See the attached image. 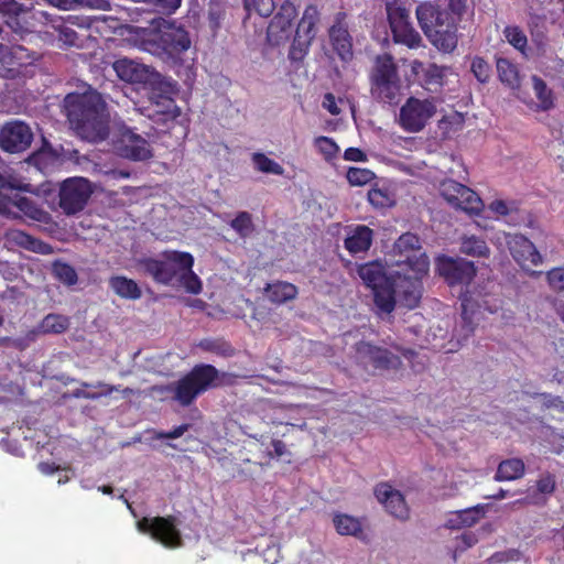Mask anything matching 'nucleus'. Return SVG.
I'll list each match as a JSON object with an SVG mask.
<instances>
[{"mask_svg":"<svg viewBox=\"0 0 564 564\" xmlns=\"http://www.w3.org/2000/svg\"><path fill=\"white\" fill-rule=\"evenodd\" d=\"M66 115L72 129L89 142H99L109 134V113L100 94H69L65 98Z\"/></svg>","mask_w":564,"mask_h":564,"instance_id":"f257e3e1","label":"nucleus"},{"mask_svg":"<svg viewBox=\"0 0 564 564\" xmlns=\"http://www.w3.org/2000/svg\"><path fill=\"white\" fill-rule=\"evenodd\" d=\"M140 265L159 283L182 286L191 294L202 292L203 283L193 271L194 257L188 252L164 251L156 258L141 260Z\"/></svg>","mask_w":564,"mask_h":564,"instance_id":"f03ea898","label":"nucleus"},{"mask_svg":"<svg viewBox=\"0 0 564 564\" xmlns=\"http://www.w3.org/2000/svg\"><path fill=\"white\" fill-rule=\"evenodd\" d=\"M393 251L395 257H398L394 265L398 270H401L408 284L401 301L405 307L413 308L421 299V280L429 272V259L422 251L417 236L411 232L399 237L394 243Z\"/></svg>","mask_w":564,"mask_h":564,"instance_id":"7ed1b4c3","label":"nucleus"},{"mask_svg":"<svg viewBox=\"0 0 564 564\" xmlns=\"http://www.w3.org/2000/svg\"><path fill=\"white\" fill-rule=\"evenodd\" d=\"M358 274L372 290L375 303L381 312L391 313L397 303L404 306L401 297L408 284L394 264L386 269L379 261L365 263L358 268Z\"/></svg>","mask_w":564,"mask_h":564,"instance_id":"20e7f679","label":"nucleus"},{"mask_svg":"<svg viewBox=\"0 0 564 564\" xmlns=\"http://www.w3.org/2000/svg\"><path fill=\"white\" fill-rule=\"evenodd\" d=\"M415 13L422 31L432 45L444 53H451L456 48L457 28L454 15L430 2L420 3Z\"/></svg>","mask_w":564,"mask_h":564,"instance_id":"39448f33","label":"nucleus"},{"mask_svg":"<svg viewBox=\"0 0 564 564\" xmlns=\"http://www.w3.org/2000/svg\"><path fill=\"white\" fill-rule=\"evenodd\" d=\"M217 378L218 370L214 366L199 365L174 386L152 387L151 394H158L162 400L172 397L181 405L187 406L197 395L214 387Z\"/></svg>","mask_w":564,"mask_h":564,"instance_id":"423d86ee","label":"nucleus"},{"mask_svg":"<svg viewBox=\"0 0 564 564\" xmlns=\"http://www.w3.org/2000/svg\"><path fill=\"white\" fill-rule=\"evenodd\" d=\"M30 184L23 183L21 180L9 176L4 177L0 174V213L12 217L26 216L34 220H43L46 214L36 207V205L21 192H28Z\"/></svg>","mask_w":564,"mask_h":564,"instance_id":"0eeeda50","label":"nucleus"},{"mask_svg":"<svg viewBox=\"0 0 564 564\" xmlns=\"http://www.w3.org/2000/svg\"><path fill=\"white\" fill-rule=\"evenodd\" d=\"M155 41L153 46L158 51L152 54L165 59L176 62L180 55L191 47V39L188 33L173 22L163 21L154 30Z\"/></svg>","mask_w":564,"mask_h":564,"instance_id":"6e6552de","label":"nucleus"},{"mask_svg":"<svg viewBox=\"0 0 564 564\" xmlns=\"http://www.w3.org/2000/svg\"><path fill=\"white\" fill-rule=\"evenodd\" d=\"M112 68L117 76L123 82L162 88L165 93L172 90L167 77L162 76L152 67L127 57L118 58L113 62Z\"/></svg>","mask_w":564,"mask_h":564,"instance_id":"1a4fd4ad","label":"nucleus"},{"mask_svg":"<svg viewBox=\"0 0 564 564\" xmlns=\"http://www.w3.org/2000/svg\"><path fill=\"white\" fill-rule=\"evenodd\" d=\"M436 109L434 98L410 97L400 108L398 122L406 132H420L435 116Z\"/></svg>","mask_w":564,"mask_h":564,"instance_id":"9d476101","label":"nucleus"},{"mask_svg":"<svg viewBox=\"0 0 564 564\" xmlns=\"http://www.w3.org/2000/svg\"><path fill=\"white\" fill-rule=\"evenodd\" d=\"M399 90V78L392 58L390 56L378 57L372 76V95L381 101L392 102Z\"/></svg>","mask_w":564,"mask_h":564,"instance_id":"9b49d317","label":"nucleus"},{"mask_svg":"<svg viewBox=\"0 0 564 564\" xmlns=\"http://www.w3.org/2000/svg\"><path fill=\"white\" fill-rule=\"evenodd\" d=\"M137 528L166 547H178L182 544L181 532L174 517H145L137 522Z\"/></svg>","mask_w":564,"mask_h":564,"instance_id":"f8f14e48","label":"nucleus"},{"mask_svg":"<svg viewBox=\"0 0 564 564\" xmlns=\"http://www.w3.org/2000/svg\"><path fill=\"white\" fill-rule=\"evenodd\" d=\"M440 194L451 206L469 215H478L484 208V203L476 192L453 180L441 183Z\"/></svg>","mask_w":564,"mask_h":564,"instance_id":"ddd939ff","label":"nucleus"},{"mask_svg":"<svg viewBox=\"0 0 564 564\" xmlns=\"http://www.w3.org/2000/svg\"><path fill=\"white\" fill-rule=\"evenodd\" d=\"M502 240L508 246L513 259L523 270L529 271L532 276L541 273L531 270V267H536L542 263V257L529 239L522 235L502 232L497 236V242L501 243Z\"/></svg>","mask_w":564,"mask_h":564,"instance_id":"4468645a","label":"nucleus"},{"mask_svg":"<svg viewBox=\"0 0 564 564\" xmlns=\"http://www.w3.org/2000/svg\"><path fill=\"white\" fill-rule=\"evenodd\" d=\"M93 193L91 185L84 177L68 178L63 182L59 192V206L67 214L80 212Z\"/></svg>","mask_w":564,"mask_h":564,"instance_id":"2eb2a0df","label":"nucleus"},{"mask_svg":"<svg viewBox=\"0 0 564 564\" xmlns=\"http://www.w3.org/2000/svg\"><path fill=\"white\" fill-rule=\"evenodd\" d=\"M172 90L165 93L162 88L149 87L151 89V108L148 117L156 123L166 124L175 120L181 115V109L176 106L173 95L176 94V83L167 78Z\"/></svg>","mask_w":564,"mask_h":564,"instance_id":"dca6fc26","label":"nucleus"},{"mask_svg":"<svg viewBox=\"0 0 564 564\" xmlns=\"http://www.w3.org/2000/svg\"><path fill=\"white\" fill-rule=\"evenodd\" d=\"M115 151L122 158L143 161L152 156L149 142L130 128L122 127L113 140Z\"/></svg>","mask_w":564,"mask_h":564,"instance_id":"f3484780","label":"nucleus"},{"mask_svg":"<svg viewBox=\"0 0 564 564\" xmlns=\"http://www.w3.org/2000/svg\"><path fill=\"white\" fill-rule=\"evenodd\" d=\"M296 9L293 3L285 1L268 26L267 39L272 45L286 43L293 34V20Z\"/></svg>","mask_w":564,"mask_h":564,"instance_id":"a211bd4d","label":"nucleus"},{"mask_svg":"<svg viewBox=\"0 0 564 564\" xmlns=\"http://www.w3.org/2000/svg\"><path fill=\"white\" fill-rule=\"evenodd\" d=\"M436 269L449 284H468L476 275L474 262L462 258L438 257Z\"/></svg>","mask_w":564,"mask_h":564,"instance_id":"6ab92c4d","label":"nucleus"},{"mask_svg":"<svg viewBox=\"0 0 564 564\" xmlns=\"http://www.w3.org/2000/svg\"><path fill=\"white\" fill-rule=\"evenodd\" d=\"M33 140L31 128L22 121L6 123L0 131V147L10 153L26 150Z\"/></svg>","mask_w":564,"mask_h":564,"instance_id":"aec40b11","label":"nucleus"},{"mask_svg":"<svg viewBox=\"0 0 564 564\" xmlns=\"http://www.w3.org/2000/svg\"><path fill=\"white\" fill-rule=\"evenodd\" d=\"M356 359L366 369H390L400 365L398 356L388 350L372 346L368 343H359L356 347Z\"/></svg>","mask_w":564,"mask_h":564,"instance_id":"412c9836","label":"nucleus"},{"mask_svg":"<svg viewBox=\"0 0 564 564\" xmlns=\"http://www.w3.org/2000/svg\"><path fill=\"white\" fill-rule=\"evenodd\" d=\"M329 40L334 51L343 61H349L352 57V39L344 13L336 15L335 23L329 29Z\"/></svg>","mask_w":564,"mask_h":564,"instance_id":"4be33fe9","label":"nucleus"},{"mask_svg":"<svg viewBox=\"0 0 564 564\" xmlns=\"http://www.w3.org/2000/svg\"><path fill=\"white\" fill-rule=\"evenodd\" d=\"M375 495L380 503L394 517L408 518L409 509L400 491L388 484H380L375 489Z\"/></svg>","mask_w":564,"mask_h":564,"instance_id":"5701e85b","label":"nucleus"},{"mask_svg":"<svg viewBox=\"0 0 564 564\" xmlns=\"http://www.w3.org/2000/svg\"><path fill=\"white\" fill-rule=\"evenodd\" d=\"M32 59L23 46L9 47L0 44V73L3 75L14 74L18 67L26 65Z\"/></svg>","mask_w":564,"mask_h":564,"instance_id":"b1692460","label":"nucleus"},{"mask_svg":"<svg viewBox=\"0 0 564 564\" xmlns=\"http://www.w3.org/2000/svg\"><path fill=\"white\" fill-rule=\"evenodd\" d=\"M120 35L123 36V40L130 45L135 46L142 51L149 52L151 54L153 51H156L153 46V41H155L153 29L123 25L120 28Z\"/></svg>","mask_w":564,"mask_h":564,"instance_id":"393cba45","label":"nucleus"},{"mask_svg":"<svg viewBox=\"0 0 564 564\" xmlns=\"http://www.w3.org/2000/svg\"><path fill=\"white\" fill-rule=\"evenodd\" d=\"M372 230L364 225L351 228L345 239V248L350 253L367 251L372 242Z\"/></svg>","mask_w":564,"mask_h":564,"instance_id":"a878e982","label":"nucleus"},{"mask_svg":"<svg viewBox=\"0 0 564 564\" xmlns=\"http://www.w3.org/2000/svg\"><path fill=\"white\" fill-rule=\"evenodd\" d=\"M109 286L121 299L138 300L142 295L138 283L123 275L111 276L109 279Z\"/></svg>","mask_w":564,"mask_h":564,"instance_id":"bb28decb","label":"nucleus"},{"mask_svg":"<svg viewBox=\"0 0 564 564\" xmlns=\"http://www.w3.org/2000/svg\"><path fill=\"white\" fill-rule=\"evenodd\" d=\"M267 297L275 304H283L297 295V288L289 282L276 281L264 289Z\"/></svg>","mask_w":564,"mask_h":564,"instance_id":"cd10ccee","label":"nucleus"},{"mask_svg":"<svg viewBox=\"0 0 564 564\" xmlns=\"http://www.w3.org/2000/svg\"><path fill=\"white\" fill-rule=\"evenodd\" d=\"M394 41L410 48H416L422 44L421 35L414 30L410 21L391 28Z\"/></svg>","mask_w":564,"mask_h":564,"instance_id":"c85d7f7f","label":"nucleus"},{"mask_svg":"<svg viewBox=\"0 0 564 564\" xmlns=\"http://www.w3.org/2000/svg\"><path fill=\"white\" fill-rule=\"evenodd\" d=\"M460 252L475 258H487L490 254V249L484 239L466 235L460 238Z\"/></svg>","mask_w":564,"mask_h":564,"instance_id":"c756f323","label":"nucleus"},{"mask_svg":"<svg viewBox=\"0 0 564 564\" xmlns=\"http://www.w3.org/2000/svg\"><path fill=\"white\" fill-rule=\"evenodd\" d=\"M452 75H454V73L451 67L430 64L426 66L425 75L422 77V79L427 86L434 87L436 89L437 87L445 85L448 80V77Z\"/></svg>","mask_w":564,"mask_h":564,"instance_id":"7c9ffc66","label":"nucleus"},{"mask_svg":"<svg viewBox=\"0 0 564 564\" xmlns=\"http://www.w3.org/2000/svg\"><path fill=\"white\" fill-rule=\"evenodd\" d=\"M46 3L61 10H75L77 8L87 7L97 10H108L109 2L107 0H44Z\"/></svg>","mask_w":564,"mask_h":564,"instance_id":"2f4dec72","label":"nucleus"},{"mask_svg":"<svg viewBox=\"0 0 564 564\" xmlns=\"http://www.w3.org/2000/svg\"><path fill=\"white\" fill-rule=\"evenodd\" d=\"M524 473V463L519 458H511L499 464L496 479L513 480L520 478Z\"/></svg>","mask_w":564,"mask_h":564,"instance_id":"473e14b6","label":"nucleus"},{"mask_svg":"<svg viewBox=\"0 0 564 564\" xmlns=\"http://www.w3.org/2000/svg\"><path fill=\"white\" fill-rule=\"evenodd\" d=\"M333 522L337 532L341 535L358 536L362 532L360 520L352 516L336 514Z\"/></svg>","mask_w":564,"mask_h":564,"instance_id":"72a5a7b5","label":"nucleus"},{"mask_svg":"<svg viewBox=\"0 0 564 564\" xmlns=\"http://www.w3.org/2000/svg\"><path fill=\"white\" fill-rule=\"evenodd\" d=\"M69 318L59 314L46 315L39 325V332L43 334H62L69 327Z\"/></svg>","mask_w":564,"mask_h":564,"instance_id":"f704fd0d","label":"nucleus"},{"mask_svg":"<svg viewBox=\"0 0 564 564\" xmlns=\"http://www.w3.org/2000/svg\"><path fill=\"white\" fill-rule=\"evenodd\" d=\"M497 72L500 80L508 85L511 88H516L520 84L519 73L510 61L507 58H498L497 59Z\"/></svg>","mask_w":564,"mask_h":564,"instance_id":"c9c22d12","label":"nucleus"},{"mask_svg":"<svg viewBox=\"0 0 564 564\" xmlns=\"http://www.w3.org/2000/svg\"><path fill=\"white\" fill-rule=\"evenodd\" d=\"M532 85L535 97L539 101V109L544 111L551 109L554 106L552 90L549 89L546 84L538 76H532Z\"/></svg>","mask_w":564,"mask_h":564,"instance_id":"e433bc0d","label":"nucleus"},{"mask_svg":"<svg viewBox=\"0 0 564 564\" xmlns=\"http://www.w3.org/2000/svg\"><path fill=\"white\" fill-rule=\"evenodd\" d=\"M22 7L14 0H0V13L3 17H8L7 24L15 32H21L17 17L21 13Z\"/></svg>","mask_w":564,"mask_h":564,"instance_id":"4c0bfd02","label":"nucleus"},{"mask_svg":"<svg viewBox=\"0 0 564 564\" xmlns=\"http://www.w3.org/2000/svg\"><path fill=\"white\" fill-rule=\"evenodd\" d=\"M252 162L254 169L261 173L273 175H282L284 173V169L276 161L263 153H253Z\"/></svg>","mask_w":564,"mask_h":564,"instance_id":"58836bf2","label":"nucleus"},{"mask_svg":"<svg viewBox=\"0 0 564 564\" xmlns=\"http://www.w3.org/2000/svg\"><path fill=\"white\" fill-rule=\"evenodd\" d=\"M387 13L391 28L410 21V11L403 6V3L400 0L388 2Z\"/></svg>","mask_w":564,"mask_h":564,"instance_id":"ea45409f","label":"nucleus"},{"mask_svg":"<svg viewBox=\"0 0 564 564\" xmlns=\"http://www.w3.org/2000/svg\"><path fill=\"white\" fill-rule=\"evenodd\" d=\"M368 200L376 208H386L394 204V196L386 187H372L368 192Z\"/></svg>","mask_w":564,"mask_h":564,"instance_id":"a19ab883","label":"nucleus"},{"mask_svg":"<svg viewBox=\"0 0 564 564\" xmlns=\"http://www.w3.org/2000/svg\"><path fill=\"white\" fill-rule=\"evenodd\" d=\"M13 235H14V240L19 245L25 247L29 250H32L34 252H39L42 254H47V253L52 252L51 246H48L47 243H44V242H42L22 231H17Z\"/></svg>","mask_w":564,"mask_h":564,"instance_id":"79ce46f5","label":"nucleus"},{"mask_svg":"<svg viewBox=\"0 0 564 564\" xmlns=\"http://www.w3.org/2000/svg\"><path fill=\"white\" fill-rule=\"evenodd\" d=\"M197 347L203 351L212 352L218 356L232 355V348L221 339H203L197 344Z\"/></svg>","mask_w":564,"mask_h":564,"instance_id":"37998d69","label":"nucleus"},{"mask_svg":"<svg viewBox=\"0 0 564 564\" xmlns=\"http://www.w3.org/2000/svg\"><path fill=\"white\" fill-rule=\"evenodd\" d=\"M230 227L241 237L247 238L253 231L251 215L247 212H240L235 219L230 221Z\"/></svg>","mask_w":564,"mask_h":564,"instance_id":"c03bdc74","label":"nucleus"},{"mask_svg":"<svg viewBox=\"0 0 564 564\" xmlns=\"http://www.w3.org/2000/svg\"><path fill=\"white\" fill-rule=\"evenodd\" d=\"M314 147L324 156L326 161L335 159L339 152V147L328 137H317L314 139Z\"/></svg>","mask_w":564,"mask_h":564,"instance_id":"a18cd8bd","label":"nucleus"},{"mask_svg":"<svg viewBox=\"0 0 564 564\" xmlns=\"http://www.w3.org/2000/svg\"><path fill=\"white\" fill-rule=\"evenodd\" d=\"M346 177L350 185L362 186L372 181L375 174L368 169L350 167L347 171Z\"/></svg>","mask_w":564,"mask_h":564,"instance_id":"49530a36","label":"nucleus"},{"mask_svg":"<svg viewBox=\"0 0 564 564\" xmlns=\"http://www.w3.org/2000/svg\"><path fill=\"white\" fill-rule=\"evenodd\" d=\"M505 37L514 48L524 52L527 47V36L518 26H507L503 31Z\"/></svg>","mask_w":564,"mask_h":564,"instance_id":"de8ad7c7","label":"nucleus"},{"mask_svg":"<svg viewBox=\"0 0 564 564\" xmlns=\"http://www.w3.org/2000/svg\"><path fill=\"white\" fill-rule=\"evenodd\" d=\"M53 273L61 282L67 285H73L77 282L76 271L66 263L55 262Z\"/></svg>","mask_w":564,"mask_h":564,"instance_id":"09e8293b","label":"nucleus"},{"mask_svg":"<svg viewBox=\"0 0 564 564\" xmlns=\"http://www.w3.org/2000/svg\"><path fill=\"white\" fill-rule=\"evenodd\" d=\"M246 9L256 12L261 17H268L275 7L274 0H243Z\"/></svg>","mask_w":564,"mask_h":564,"instance_id":"8fccbe9b","label":"nucleus"},{"mask_svg":"<svg viewBox=\"0 0 564 564\" xmlns=\"http://www.w3.org/2000/svg\"><path fill=\"white\" fill-rule=\"evenodd\" d=\"M484 516V510L481 507H475L462 510L457 512V521L459 524L465 527H471L476 522H478Z\"/></svg>","mask_w":564,"mask_h":564,"instance_id":"3c124183","label":"nucleus"},{"mask_svg":"<svg viewBox=\"0 0 564 564\" xmlns=\"http://www.w3.org/2000/svg\"><path fill=\"white\" fill-rule=\"evenodd\" d=\"M317 14L318 12L315 7L306 8L302 20L299 23L296 33L300 34V32L304 31L308 37H312L313 35H310V33L317 21Z\"/></svg>","mask_w":564,"mask_h":564,"instance_id":"603ef678","label":"nucleus"},{"mask_svg":"<svg viewBox=\"0 0 564 564\" xmlns=\"http://www.w3.org/2000/svg\"><path fill=\"white\" fill-rule=\"evenodd\" d=\"M471 72L480 83L488 82L490 77V67L488 63L480 57H476L473 59Z\"/></svg>","mask_w":564,"mask_h":564,"instance_id":"864d4df0","label":"nucleus"},{"mask_svg":"<svg viewBox=\"0 0 564 564\" xmlns=\"http://www.w3.org/2000/svg\"><path fill=\"white\" fill-rule=\"evenodd\" d=\"M488 209L497 216H507L517 210V205L513 202L495 199L488 204Z\"/></svg>","mask_w":564,"mask_h":564,"instance_id":"5fc2aeb1","label":"nucleus"},{"mask_svg":"<svg viewBox=\"0 0 564 564\" xmlns=\"http://www.w3.org/2000/svg\"><path fill=\"white\" fill-rule=\"evenodd\" d=\"M84 387H95V388H101L102 390L98 393H89V392H83L79 395L86 398V399H98L100 397L109 395L113 391H119V388L116 386H109L104 382H97L96 384H89V383H83Z\"/></svg>","mask_w":564,"mask_h":564,"instance_id":"6e6d98bb","label":"nucleus"},{"mask_svg":"<svg viewBox=\"0 0 564 564\" xmlns=\"http://www.w3.org/2000/svg\"><path fill=\"white\" fill-rule=\"evenodd\" d=\"M150 4L154 6L158 10L165 12V13H173L175 12L181 3L182 0H145Z\"/></svg>","mask_w":564,"mask_h":564,"instance_id":"4d7b16f0","label":"nucleus"},{"mask_svg":"<svg viewBox=\"0 0 564 564\" xmlns=\"http://www.w3.org/2000/svg\"><path fill=\"white\" fill-rule=\"evenodd\" d=\"M188 429H189V424H182V425H178V426L174 427L170 432L153 431V437L152 438H155V440H162V438L174 440V438H178L182 435H184V433L187 432Z\"/></svg>","mask_w":564,"mask_h":564,"instance_id":"13d9d810","label":"nucleus"},{"mask_svg":"<svg viewBox=\"0 0 564 564\" xmlns=\"http://www.w3.org/2000/svg\"><path fill=\"white\" fill-rule=\"evenodd\" d=\"M547 281L552 289L556 291L564 290V269L557 268L547 272Z\"/></svg>","mask_w":564,"mask_h":564,"instance_id":"bf43d9fd","label":"nucleus"},{"mask_svg":"<svg viewBox=\"0 0 564 564\" xmlns=\"http://www.w3.org/2000/svg\"><path fill=\"white\" fill-rule=\"evenodd\" d=\"M58 40L66 45H75L77 41V33L69 26L58 25Z\"/></svg>","mask_w":564,"mask_h":564,"instance_id":"052dcab7","label":"nucleus"},{"mask_svg":"<svg viewBox=\"0 0 564 564\" xmlns=\"http://www.w3.org/2000/svg\"><path fill=\"white\" fill-rule=\"evenodd\" d=\"M462 307V316L465 323L463 326V329L465 332L464 340H467V338L474 333V326L471 325V319L469 316V302L467 299L463 300Z\"/></svg>","mask_w":564,"mask_h":564,"instance_id":"680f3d73","label":"nucleus"},{"mask_svg":"<svg viewBox=\"0 0 564 564\" xmlns=\"http://www.w3.org/2000/svg\"><path fill=\"white\" fill-rule=\"evenodd\" d=\"M465 9V0H448V9L449 15L455 17V25L457 26V23L459 21L460 14L463 13Z\"/></svg>","mask_w":564,"mask_h":564,"instance_id":"e2e57ef3","label":"nucleus"},{"mask_svg":"<svg viewBox=\"0 0 564 564\" xmlns=\"http://www.w3.org/2000/svg\"><path fill=\"white\" fill-rule=\"evenodd\" d=\"M555 488V481L552 476L547 475L539 479L538 490L542 494H551Z\"/></svg>","mask_w":564,"mask_h":564,"instance_id":"0e129e2a","label":"nucleus"},{"mask_svg":"<svg viewBox=\"0 0 564 564\" xmlns=\"http://www.w3.org/2000/svg\"><path fill=\"white\" fill-rule=\"evenodd\" d=\"M323 107L329 111V113L337 116L341 112V109L338 107L337 101L332 94H326L323 100Z\"/></svg>","mask_w":564,"mask_h":564,"instance_id":"69168bd1","label":"nucleus"},{"mask_svg":"<svg viewBox=\"0 0 564 564\" xmlns=\"http://www.w3.org/2000/svg\"><path fill=\"white\" fill-rule=\"evenodd\" d=\"M344 159L347 161L362 162L366 160V154L357 148H348L344 153Z\"/></svg>","mask_w":564,"mask_h":564,"instance_id":"338daca9","label":"nucleus"},{"mask_svg":"<svg viewBox=\"0 0 564 564\" xmlns=\"http://www.w3.org/2000/svg\"><path fill=\"white\" fill-rule=\"evenodd\" d=\"M542 398L543 403L547 408H554L560 410L561 412H564V402L560 398L553 395H542Z\"/></svg>","mask_w":564,"mask_h":564,"instance_id":"774afa93","label":"nucleus"}]
</instances>
